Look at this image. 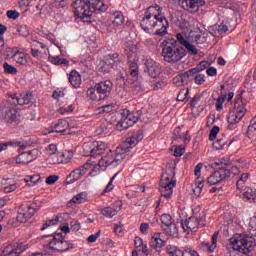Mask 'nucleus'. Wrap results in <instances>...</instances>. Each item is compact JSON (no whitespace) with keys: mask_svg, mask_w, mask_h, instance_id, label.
<instances>
[{"mask_svg":"<svg viewBox=\"0 0 256 256\" xmlns=\"http://www.w3.org/2000/svg\"><path fill=\"white\" fill-rule=\"evenodd\" d=\"M140 141H143V132H134L114 151L110 150L104 157H102L98 162L99 167H101V169H106L107 167H119V165L125 161L127 154L131 153V149L137 146Z\"/></svg>","mask_w":256,"mask_h":256,"instance_id":"f257e3e1","label":"nucleus"},{"mask_svg":"<svg viewBox=\"0 0 256 256\" xmlns=\"http://www.w3.org/2000/svg\"><path fill=\"white\" fill-rule=\"evenodd\" d=\"M159 6H150L140 22L143 31H149V29H155V27H160L155 32V35L163 36L167 35V29H169V22L163 16L157 15V10Z\"/></svg>","mask_w":256,"mask_h":256,"instance_id":"f03ea898","label":"nucleus"},{"mask_svg":"<svg viewBox=\"0 0 256 256\" xmlns=\"http://www.w3.org/2000/svg\"><path fill=\"white\" fill-rule=\"evenodd\" d=\"M35 98L32 92L22 94L20 96L10 95L8 100L2 107L3 119L6 123H16L17 122V105H29L33 103Z\"/></svg>","mask_w":256,"mask_h":256,"instance_id":"7ed1b4c3","label":"nucleus"},{"mask_svg":"<svg viewBox=\"0 0 256 256\" xmlns=\"http://www.w3.org/2000/svg\"><path fill=\"white\" fill-rule=\"evenodd\" d=\"M162 45V57L166 63H177L185 57V48L179 46L175 39L169 38L164 40Z\"/></svg>","mask_w":256,"mask_h":256,"instance_id":"20e7f679","label":"nucleus"},{"mask_svg":"<svg viewBox=\"0 0 256 256\" xmlns=\"http://www.w3.org/2000/svg\"><path fill=\"white\" fill-rule=\"evenodd\" d=\"M247 114V102L241 94L236 95L234 108L228 114V128L235 129V125L241 122V119Z\"/></svg>","mask_w":256,"mask_h":256,"instance_id":"39448f33","label":"nucleus"},{"mask_svg":"<svg viewBox=\"0 0 256 256\" xmlns=\"http://www.w3.org/2000/svg\"><path fill=\"white\" fill-rule=\"evenodd\" d=\"M177 185V181H175V168L168 167L162 174L160 180V195L164 197V199H171L173 195V187Z\"/></svg>","mask_w":256,"mask_h":256,"instance_id":"423d86ee","label":"nucleus"},{"mask_svg":"<svg viewBox=\"0 0 256 256\" xmlns=\"http://www.w3.org/2000/svg\"><path fill=\"white\" fill-rule=\"evenodd\" d=\"M111 91H113V82L107 79L95 84L94 87L89 88L87 90V95L92 101H103V99L109 97Z\"/></svg>","mask_w":256,"mask_h":256,"instance_id":"0eeeda50","label":"nucleus"},{"mask_svg":"<svg viewBox=\"0 0 256 256\" xmlns=\"http://www.w3.org/2000/svg\"><path fill=\"white\" fill-rule=\"evenodd\" d=\"M230 243L234 251H239V253H244V255H249L256 245L255 238L243 235L232 237Z\"/></svg>","mask_w":256,"mask_h":256,"instance_id":"6e6552de","label":"nucleus"},{"mask_svg":"<svg viewBox=\"0 0 256 256\" xmlns=\"http://www.w3.org/2000/svg\"><path fill=\"white\" fill-rule=\"evenodd\" d=\"M120 115L121 119L118 121L116 128L118 131H123L124 129H129V127H133L139 121L141 111L131 113V111L123 109L120 111Z\"/></svg>","mask_w":256,"mask_h":256,"instance_id":"1a4fd4ad","label":"nucleus"},{"mask_svg":"<svg viewBox=\"0 0 256 256\" xmlns=\"http://www.w3.org/2000/svg\"><path fill=\"white\" fill-rule=\"evenodd\" d=\"M74 9V15L78 19H81L84 23H89L91 19V4L89 0H75L72 3Z\"/></svg>","mask_w":256,"mask_h":256,"instance_id":"9d476101","label":"nucleus"},{"mask_svg":"<svg viewBox=\"0 0 256 256\" xmlns=\"http://www.w3.org/2000/svg\"><path fill=\"white\" fill-rule=\"evenodd\" d=\"M48 247L51 251L65 252L73 248V244H70L63 238L62 233L55 234L52 239L48 240Z\"/></svg>","mask_w":256,"mask_h":256,"instance_id":"9b49d317","label":"nucleus"},{"mask_svg":"<svg viewBox=\"0 0 256 256\" xmlns=\"http://www.w3.org/2000/svg\"><path fill=\"white\" fill-rule=\"evenodd\" d=\"M214 165L215 167H220L207 178V183L210 185H219V183H223L227 179V172L225 171V164L215 162Z\"/></svg>","mask_w":256,"mask_h":256,"instance_id":"f8f14e48","label":"nucleus"},{"mask_svg":"<svg viewBox=\"0 0 256 256\" xmlns=\"http://www.w3.org/2000/svg\"><path fill=\"white\" fill-rule=\"evenodd\" d=\"M37 210L35 208L31 207L29 204H22L19 209H18V214H17V221L19 223H27L31 217L35 215Z\"/></svg>","mask_w":256,"mask_h":256,"instance_id":"ddd939ff","label":"nucleus"},{"mask_svg":"<svg viewBox=\"0 0 256 256\" xmlns=\"http://www.w3.org/2000/svg\"><path fill=\"white\" fill-rule=\"evenodd\" d=\"M119 61V54H108L104 61L100 62L99 64V71L102 73H111V69H113V66L115 63Z\"/></svg>","mask_w":256,"mask_h":256,"instance_id":"4468645a","label":"nucleus"},{"mask_svg":"<svg viewBox=\"0 0 256 256\" xmlns=\"http://www.w3.org/2000/svg\"><path fill=\"white\" fill-rule=\"evenodd\" d=\"M89 162L81 166L80 168L74 169L66 178V185H71L75 181H79L83 175H85V170L89 167Z\"/></svg>","mask_w":256,"mask_h":256,"instance_id":"2eb2a0df","label":"nucleus"},{"mask_svg":"<svg viewBox=\"0 0 256 256\" xmlns=\"http://www.w3.org/2000/svg\"><path fill=\"white\" fill-rule=\"evenodd\" d=\"M203 218L190 217L182 222V228L184 231H197L199 227H203L205 224L201 223Z\"/></svg>","mask_w":256,"mask_h":256,"instance_id":"dca6fc26","label":"nucleus"},{"mask_svg":"<svg viewBox=\"0 0 256 256\" xmlns=\"http://www.w3.org/2000/svg\"><path fill=\"white\" fill-rule=\"evenodd\" d=\"M147 73L150 77L154 79L161 75V64L155 62L153 59H147L145 62Z\"/></svg>","mask_w":256,"mask_h":256,"instance_id":"f3484780","label":"nucleus"},{"mask_svg":"<svg viewBox=\"0 0 256 256\" xmlns=\"http://www.w3.org/2000/svg\"><path fill=\"white\" fill-rule=\"evenodd\" d=\"M105 151H107V143L101 141L93 142L91 145L90 157H99L100 155H103Z\"/></svg>","mask_w":256,"mask_h":256,"instance_id":"a211bd4d","label":"nucleus"},{"mask_svg":"<svg viewBox=\"0 0 256 256\" xmlns=\"http://www.w3.org/2000/svg\"><path fill=\"white\" fill-rule=\"evenodd\" d=\"M25 251V247L19 243H14L12 246H7L3 250L4 256H19Z\"/></svg>","mask_w":256,"mask_h":256,"instance_id":"6ab92c4d","label":"nucleus"},{"mask_svg":"<svg viewBox=\"0 0 256 256\" xmlns=\"http://www.w3.org/2000/svg\"><path fill=\"white\" fill-rule=\"evenodd\" d=\"M193 71L195 70H188L187 72H184L174 77V85H176V87H183V85H187L189 83V79H191V75H193Z\"/></svg>","mask_w":256,"mask_h":256,"instance_id":"aec40b11","label":"nucleus"},{"mask_svg":"<svg viewBox=\"0 0 256 256\" xmlns=\"http://www.w3.org/2000/svg\"><path fill=\"white\" fill-rule=\"evenodd\" d=\"M229 31V27L224 23L215 24L209 28V33L213 35V37H223Z\"/></svg>","mask_w":256,"mask_h":256,"instance_id":"412c9836","label":"nucleus"},{"mask_svg":"<svg viewBox=\"0 0 256 256\" xmlns=\"http://www.w3.org/2000/svg\"><path fill=\"white\" fill-rule=\"evenodd\" d=\"M45 151L49 155L48 163H50V165H59V163H61L59 158L55 156L57 153V144H50Z\"/></svg>","mask_w":256,"mask_h":256,"instance_id":"4be33fe9","label":"nucleus"},{"mask_svg":"<svg viewBox=\"0 0 256 256\" xmlns=\"http://www.w3.org/2000/svg\"><path fill=\"white\" fill-rule=\"evenodd\" d=\"M107 4L103 2V0H98L92 4H90V10H91V15L93 16V13L96 15H99L100 13H105L107 11Z\"/></svg>","mask_w":256,"mask_h":256,"instance_id":"5701e85b","label":"nucleus"},{"mask_svg":"<svg viewBox=\"0 0 256 256\" xmlns=\"http://www.w3.org/2000/svg\"><path fill=\"white\" fill-rule=\"evenodd\" d=\"M68 81L70 83V85H72V87H74V89H79V87H81V74H79V72H77V70H72L69 74L68 77Z\"/></svg>","mask_w":256,"mask_h":256,"instance_id":"b1692460","label":"nucleus"},{"mask_svg":"<svg viewBox=\"0 0 256 256\" xmlns=\"http://www.w3.org/2000/svg\"><path fill=\"white\" fill-rule=\"evenodd\" d=\"M150 247L156 251H161L165 247V241L161 239V234H154L150 240Z\"/></svg>","mask_w":256,"mask_h":256,"instance_id":"393cba45","label":"nucleus"},{"mask_svg":"<svg viewBox=\"0 0 256 256\" xmlns=\"http://www.w3.org/2000/svg\"><path fill=\"white\" fill-rule=\"evenodd\" d=\"M1 185L4 189V193H13L17 189V184L11 178L1 180Z\"/></svg>","mask_w":256,"mask_h":256,"instance_id":"a878e982","label":"nucleus"},{"mask_svg":"<svg viewBox=\"0 0 256 256\" xmlns=\"http://www.w3.org/2000/svg\"><path fill=\"white\" fill-rule=\"evenodd\" d=\"M220 96L225 97L228 101H231L235 97V93L231 91V85L222 84L220 86Z\"/></svg>","mask_w":256,"mask_h":256,"instance_id":"bb28decb","label":"nucleus"},{"mask_svg":"<svg viewBox=\"0 0 256 256\" xmlns=\"http://www.w3.org/2000/svg\"><path fill=\"white\" fill-rule=\"evenodd\" d=\"M129 68H128V74L134 81H137L139 77V65L135 61H129L128 62Z\"/></svg>","mask_w":256,"mask_h":256,"instance_id":"cd10ccee","label":"nucleus"},{"mask_svg":"<svg viewBox=\"0 0 256 256\" xmlns=\"http://www.w3.org/2000/svg\"><path fill=\"white\" fill-rule=\"evenodd\" d=\"M69 129V122L66 120H59L53 127L52 133H65Z\"/></svg>","mask_w":256,"mask_h":256,"instance_id":"c85d7f7f","label":"nucleus"},{"mask_svg":"<svg viewBox=\"0 0 256 256\" xmlns=\"http://www.w3.org/2000/svg\"><path fill=\"white\" fill-rule=\"evenodd\" d=\"M111 20L113 25H116V27H119L123 23H125V16H123L122 12L116 11L111 15Z\"/></svg>","mask_w":256,"mask_h":256,"instance_id":"c756f323","label":"nucleus"},{"mask_svg":"<svg viewBox=\"0 0 256 256\" xmlns=\"http://www.w3.org/2000/svg\"><path fill=\"white\" fill-rule=\"evenodd\" d=\"M12 59L17 63V65H27V56L23 52H14Z\"/></svg>","mask_w":256,"mask_h":256,"instance_id":"7c9ffc66","label":"nucleus"},{"mask_svg":"<svg viewBox=\"0 0 256 256\" xmlns=\"http://www.w3.org/2000/svg\"><path fill=\"white\" fill-rule=\"evenodd\" d=\"M242 198L246 199V201L256 203V189L247 188L246 191L242 194Z\"/></svg>","mask_w":256,"mask_h":256,"instance_id":"2f4dec72","label":"nucleus"},{"mask_svg":"<svg viewBox=\"0 0 256 256\" xmlns=\"http://www.w3.org/2000/svg\"><path fill=\"white\" fill-rule=\"evenodd\" d=\"M87 201V192H81L75 195L71 200V205H81V203H85Z\"/></svg>","mask_w":256,"mask_h":256,"instance_id":"473e14b6","label":"nucleus"},{"mask_svg":"<svg viewBox=\"0 0 256 256\" xmlns=\"http://www.w3.org/2000/svg\"><path fill=\"white\" fill-rule=\"evenodd\" d=\"M125 55L128 59H131L135 53H137V46L131 42H127L124 48Z\"/></svg>","mask_w":256,"mask_h":256,"instance_id":"72a5a7b5","label":"nucleus"},{"mask_svg":"<svg viewBox=\"0 0 256 256\" xmlns=\"http://www.w3.org/2000/svg\"><path fill=\"white\" fill-rule=\"evenodd\" d=\"M163 230L169 237H177L179 235V228L175 223H172L168 227H163Z\"/></svg>","mask_w":256,"mask_h":256,"instance_id":"f704fd0d","label":"nucleus"},{"mask_svg":"<svg viewBox=\"0 0 256 256\" xmlns=\"http://www.w3.org/2000/svg\"><path fill=\"white\" fill-rule=\"evenodd\" d=\"M29 157H31V153H21L16 158V163H18V165H29V163H31V159H29Z\"/></svg>","mask_w":256,"mask_h":256,"instance_id":"c9c22d12","label":"nucleus"},{"mask_svg":"<svg viewBox=\"0 0 256 256\" xmlns=\"http://www.w3.org/2000/svg\"><path fill=\"white\" fill-rule=\"evenodd\" d=\"M225 145H227V137L223 136L213 143V149L221 151L222 149H225Z\"/></svg>","mask_w":256,"mask_h":256,"instance_id":"e433bc0d","label":"nucleus"},{"mask_svg":"<svg viewBox=\"0 0 256 256\" xmlns=\"http://www.w3.org/2000/svg\"><path fill=\"white\" fill-rule=\"evenodd\" d=\"M179 131H180L179 128L174 130V135L176 136V139H182L184 143H190L191 135L189 134V131H186L184 134H179Z\"/></svg>","mask_w":256,"mask_h":256,"instance_id":"4c0bfd02","label":"nucleus"},{"mask_svg":"<svg viewBox=\"0 0 256 256\" xmlns=\"http://www.w3.org/2000/svg\"><path fill=\"white\" fill-rule=\"evenodd\" d=\"M49 61L53 65H69V60L61 58V56H49Z\"/></svg>","mask_w":256,"mask_h":256,"instance_id":"58836bf2","label":"nucleus"},{"mask_svg":"<svg viewBox=\"0 0 256 256\" xmlns=\"http://www.w3.org/2000/svg\"><path fill=\"white\" fill-rule=\"evenodd\" d=\"M203 180H201L200 178L196 179L195 185L193 187V193L194 195H196V197H199V195H201L202 191H203Z\"/></svg>","mask_w":256,"mask_h":256,"instance_id":"ea45409f","label":"nucleus"},{"mask_svg":"<svg viewBox=\"0 0 256 256\" xmlns=\"http://www.w3.org/2000/svg\"><path fill=\"white\" fill-rule=\"evenodd\" d=\"M225 172H226V179H229V177H235V175H239L240 170L237 166H231L230 168L225 165Z\"/></svg>","mask_w":256,"mask_h":256,"instance_id":"a19ab883","label":"nucleus"},{"mask_svg":"<svg viewBox=\"0 0 256 256\" xmlns=\"http://www.w3.org/2000/svg\"><path fill=\"white\" fill-rule=\"evenodd\" d=\"M40 180H41V176L39 174L26 176V178L24 179L28 187H33V185H35L36 183H39Z\"/></svg>","mask_w":256,"mask_h":256,"instance_id":"79ce46f5","label":"nucleus"},{"mask_svg":"<svg viewBox=\"0 0 256 256\" xmlns=\"http://www.w3.org/2000/svg\"><path fill=\"white\" fill-rule=\"evenodd\" d=\"M209 65H211V63H209V61H201L195 68L190 69L192 75H195V73H199L200 71H205V69H207V67H209Z\"/></svg>","mask_w":256,"mask_h":256,"instance_id":"37998d69","label":"nucleus"},{"mask_svg":"<svg viewBox=\"0 0 256 256\" xmlns=\"http://www.w3.org/2000/svg\"><path fill=\"white\" fill-rule=\"evenodd\" d=\"M200 249L201 251H207L208 253H213V251H215V249H217V245L215 244H210L209 242H203L200 245Z\"/></svg>","mask_w":256,"mask_h":256,"instance_id":"c03bdc74","label":"nucleus"},{"mask_svg":"<svg viewBox=\"0 0 256 256\" xmlns=\"http://www.w3.org/2000/svg\"><path fill=\"white\" fill-rule=\"evenodd\" d=\"M102 215H104V217H115V215H117V209L112 208V207H105L102 209L101 211Z\"/></svg>","mask_w":256,"mask_h":256,"instance_id":"a18cd8bd","label":"nucleus"},{"mask_svg":"<svg viewBox=\"0 0 256 256\" xmlns=\"http://www.w3.org/2000/svg\"><path fill=\"white\" fill-rule=\"evenodd\" d=\"M167 253L170 256H182L183 255V251L179 250V248H177V246H173V245H170L167 247Z\"/></svg>","mask_w":256,"mask_h":256,"instance_id":"49530a36","label":"nucleus"},{"mask_svg":"<svg viewBox=\"0 0 256 256\" xmlns=\"http://www.w3.org/2000/svg\"><path fill=\"white\" fill-rule=\"evenodd\" d=\"M3 69L4 73H7L8 75H17L18 73L17 68L7 62L3 64Z\"/></svg>","mask_w":256,"mask_h":256,"instance_id":"de8ad7c7","label":"nucleus"},{"mask_svg":"<svg viewBox=\"0 0 256 256\" xmlns=\"http://www.w3.org/2000/svg\"><path fill=\"white\" fill-rule=\"evenodd\" d=\"M160 221L162 223L163 227H169L173 223V218H171V215L169 214H162Z\"/></svg>","mask_w":256,"mask_h":256,"instance_id":"09e8293b","label":"nucleus"},{"mask_svg":"<svg viewBox=\"0 0 256 256\" xmlns=\"http://www.w3.org/2000/svg\"><path fill=\"white\" fill-rule=\"evenodd\" d=\"M190 77H193L194 83H196V85H203L205 83V75L204 74L197 72L194 75H191Z\"/></svg>","mask_w":256,"mask_h":256,"instance_id":"8fccbe9b","label":"nucleus"},{"mask_svg":"<svg viewBox=\"0 0 256 256\" xmlns=\"http://www.w3.org/2000/svg\"><path fill=\"white\" fill-rule=\"evenodd\" d=\"M188 95H189V90H188V89H187V90L182 89V90L178 93L177 98H176V101H181V102H183V101H189Z\"/></svg>","mask_w":256,"mask_h":256,"instance_id":"3c124183","label":"nucleus"},{"mask_svg":"<svg viewBox=\"0 0 256 256\" xmlns=\"http://www.w3.org/2000/svg\"><path fill=\"white\" fill-rule=\"evenodd\" d=\"M247 135L249 137L250 141H256V126L253 124H250L248 127Z\"/></svg>","mask_w":256,"mask_h":256,"instance_id":"603ef678","label":"nucleus"},{"mask_svg":"<svg viewBox=\"0 0 256 256\" xmlns=\"http://www.w3.org/2000/svg\"><path fill=\"white\" fill-rule=\"evenodd\" d=\"M220 130L221 129L219 128V126H214L210 131L209 140L215 141V139H217V135L219 134Z\"/></svg>","mask_w":256,"mask_h":256,"instance_id":"864d4df0","label":"nucleus"},{"mask_svg":"<svg viewBox=\"0 0 256 256\" xmlns=\"http://www.w3.org/2000/svg\"><path fill=\"white\" fill-rule=\"evenodd\" d=\"M225 96H219L218 99L216 100V111H223V103H225Z\"/></svg>","mask_w":256,"mask_h":256,"instance_id":"5fc2aeb1","label":"nucleus"},{"mask_svg":"<svg viewBox=\"0 0 256 256\" xmlns=\"http://www.w3.org/2000/svg\"><path fill=\"white\" fill-rule=\"evenodd\" d=\"M184 47L187 49V51L190 53V55H197L198 51L195 45L187 42Z\"/></svg>","mask_w":256,"mask_h":256,"instance_id":"6e6d98bb","label":"nucleus"},{"mask_svg":"<svg viewBox=\"0 0 256 256\" xmlns=\"http://www.w3.org/2000/svg\"><path fill=\"white\" fill-rule=\"evenodd\" d=\"M57 223H59V219L58 218H53L49 221H47L46 223L43 224L41 231H45V229H47L48 227H51V225H57Z\"/></svg>","mask_w":256,"mask_h":256,"instance_id":"4d7b16f0","label":"nucleus"},{"mask_svg":"<svg viewBox=\"0 0 256 256\" xmlns=\"http://www.w3.org/2000/svg\"><path fill=\"white\" fill-rule=\"evenodd\" d=\"M59 181V176L57 175H50L46 178V185H53Z\"/></svg>","mask_w":256,"mask_h":256,"instance_id":"13d9d810","label":"nucleus"},{"mask_svg":"<svg viewBox=\"0 0 256 256\" xmlns=\"http://www.w3.org/2000/svg\"><path fill=\"white\" fill-rule=\"evenodd\" d=\"M16 31L21 37H27L29 35V31H27V27L25 26H17Z\"/></svg>","mask_w":256,"mask_h":256,"instance_id":"bf43d9fd","label":"nucleus"},{"mask_svg":"<svg viewBox=\"0 0 256 256\" xmlns=\"http://www.w3.org/2000/svg\"><path fill=\"white\" fill-rule=\"evenodd\" d=\"M107 133V125L101 124L98 128L95 130V135H103Z\"/></svg>","mask_w":256,"mask_h":256,"instance_id":"052dcab7","label":"nucleus"},{"mask_svg":"<svg viewBox=\"0 0 256 256\" xmlns=\"http://www.w3.org/2000/svg\"><path fill=\"white\" fill-rule=\"evenodd\" d=\"M185 153V147L183 145L176 146L174 150L175 157H181Z\"/></svg>","mask_w":256,"mask_h":256,"instance_id":"680f3d73","label":"nucleus"},{"mask_svg":"<svg viewBox=\"0 0 256 256\" xmlns=\"http://www.w3.org/2000/svg\"><path fill=\"white\" fill-rule=\"evenodd\" d=\"M117 173L110 179L109 183L107 184L106 188L104 189V193H109V191H113V181H115V177H117Z\"/></svg>","mask_w":256,"mask_h":256,"instance_id":"e2e57ef3","label":"nucleus"},{"mask_svg":"<svg viewBox=\"0 0 256 256\" xmlns=\"http://www.w3.org/2000/svg\"><path fill=\"white\" fill-rule=\"evenodd\" d=\"M176 39H177V43L179 44L180 43V45H183V47H185V45L187 44V43H189V41H187L186 39H185V36H183V34H181V33H178L177 35H176Z\"/></svg>","mask_w":256,"mask_h":256,"instance_id":"0e129e2a","label":"nucleus"},{"mask_svg":"<svg viewBox=\"0 0 256 256\" xmlns=\"http://www.w3.org/2000/svg\"><path fill=\"white\" fill-rule=\"evenodd\" d=\"M182 256H199V254L197 253V251L192 250L191 248H186L182 252Z\"/></svg>","mask_w":256,"mask_h":256,"instance_id":"69168bd1","label":"nucleus"},{"mask_svg":"<svg viewBox=\"0 0 256 256\" xmlns=\"http://www.w3.org/2000/svg\"><path fill=\"white\" fill-rule=\"evenodd\" d=\"M6 15H7L8 19H18L19 18V12L15 11V10H8L6 12Z\"/></svg>","mask_w":256,"mask_h":256,"instance_id":"338daca9","label":"nucleus"},{"mask_svg":"<svg viewBox=\"0 0 256 256\" xmlns=\"http://www.w3.org/2000/svg\"><path fill=\"white\" fill-rule=\"evenodd\" d=\"M70 228L72 229V231H79V229H81V224L79 223V221L73 220L70 223Z\"/></svg>","mask_w":256,"mask_h":256,"instance_id":"774afa93","label":"nucleus"}]
</instances>
